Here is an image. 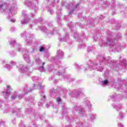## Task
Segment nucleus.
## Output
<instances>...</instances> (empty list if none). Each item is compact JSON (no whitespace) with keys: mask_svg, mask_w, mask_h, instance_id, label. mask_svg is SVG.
<instances>
[{"mask_svg":"<svg viewBox=\"0 0 127 127\" xmlns=\"http://www.w3.org/2000/svg\"><path fill=\"white\" fill-rule=\"evenodd\" d=\"M9 90H10V86H7V90L5 92V98H7L10 95V91H9Z\"/></svg>","mask_w":127,"mask_h":127,"instance_id":"1","label":"nucleus"},{"mask_svg":"<svg viewBox=\"0 0 127 127\" xmlns=\"http://www.w3.org/2000/svg\"><path fill=\"white\" fill-rule=\"evenodd\" d=\"M20 71H24L27 72V73H31V71H29V69L26 66H22L20 68Z\"/></svg>","mask_w":127,"mask_h":127,"instance_id":"2","label":"nucleus"},{"mask_svg":"<svg viewBox=\"0 0 127 127\" xmlns=\"http://www.w3.org/2000/svg\"><path fill=\"white\" fill-rule=\"evenodd\" d=\"M58 54H59V57H58L56 58V60H57L58 59L62 58V57H63V52L62 51H61V50H60L58 52Z\"/></svg>","mask_w":127,"mask_h":127,"instance_id":"3","label":"nucleus"},{"mask_svg":"<svg viewBox=\"0 0 127 127\" xmlns=\"http://www.w3.org/2000/svg\"><path fill=\"white\" fill-rule=\"evenodd\" d=\"M65 73V69L63 68L62 70H60L58 72L57 74L59 75V76H60V75H62V74H64Z\"/></svg>","mask_w":127,"mask_h":127,"instance_id":"4","label":"nucleus"},{"mask_svg":"<svg viewBox=\"0 0 127 127\" xmlns=\"http://www.w3.org/2000/svg\"><path fill=\"white\" fill-rule=\"evenodd\" d=\"M11 99H12V100H15V99H16V94H13Z\"/></svg>","mask_w":127,"mask_h":127,"instance_id":"5","label":"nucleus"},{"mask_svg":"<svg viewBox=\"0 0 127 127\" xmlns=\"http://www.w3.org/2000/svg\"><path fill=\"white\" fill-rule=\"evenodd\" d=\"M103 84V85H107V84H108V83H109V81H108V80H105L103 81H102Z\"/></svg>","mask_w":127,"mask_h":127,"instance_id":"6","label":"nucleus"},{"mask_svg":"<svg viewBox=\"0 0 127 127\" xmlns=\"http://www.w3.org/2000/svg\"><path fill=\"white\" fill-rule=\"evenodd\" d=\"M24 57L25 61H28V60H29V57H28V56H24Z\"/></svg>","mask_w":127,"mask_h":127,"instance_id":"7","label":"nucleus"},{"mask_svg":"<svg viewBox=\"0 0 127 127\" xmlns=\"http://www.w3.org/2000/svg\"><path fill=\"white\" fill-rule=\"evenodd\" d=\"M57 101H58V103L59 104H60L61 102V98H60V97H58V98H57Z\"/></svg>","mask_w":127,"mask_h":127,"instance_id":"8","label":"nucleus"},{"mask_svg":"<svg viewBox=\"0 0 127 127\" xmlns=\"http://www.w3.org/2000/svg\"><path fill=\"white\" fill-rule=\"evenodd\" d=\"M36 62H38V63L40 64L41 63V61H40V59L39 58H38L36 59Z\"/></svg>","mask_w":127,"mask_h":127,"instance_id":"9","label":"nucleus"},{"mask_svg":"<svg viewBox=\"0 0 127 127\" xmlns=\"http://www.w3.org/2000/svg\"><path fill=\"white\" fill-rule=\"evenodd\" d=\"M4 6H5V4H3L1 2H0V7L3 8Z\"/></svg>","mask_w":127,"mask_h":127,"instance_id":"10","label":"nucleus"},{"mask_svg":"<svg viewBox=\"0 0 127 127\" xmlns=\"http://www.w3.org/2000/svg\"><path fill=\"white\" fill-rule=\"evenodd\" d=\"M43 50H44V48L43 47H41L39 49V51H40L41 52V51H43Z\"/></svg>","mask_w":127,"mask_h":127,"instance_id":"11","label":"nucleus"},{"mask_svg":"<svg viewBox=\"0 0 127 127\" xmlns=\"http://www.w3.org/2000/svg\"><path fill=\"white\" fill-rule=\"evenodd\" d=\"M10 21H11V22H15V20L14 19H11Z\"/></svg>","mask_w":127,"mask_h":127,"instance_id":"12","label":"nucleus"},{"mask_svg":"<svg viewBox=\"0 0 127 127\" xmlns=\"http://www.w3.org/2000/svg\"><path fill=\"white\" fill-rule=\"evenodd\" d=\"M118 126H119V127H124V125H123V124H122L121 123H119L118 124Z\"/></svg>","mask_w":127,"mask_h":127,"instance_id":"13","label":"nucleus"},{"mask_svg":"<svg viewBox=\"0 0 127 127\" xmlns=\"http://www.w3.org/2000/svg\"><path fill=\"white\" fill-rule=\"evenodd\" d=\"M97 65H93V67H92L93 70H95V68H96Z\"/></svg>","mask_w":127,"mask_h":127,"instance_id":"14","label":"nucleus"},{"mask_svg":"<svg viewBox=\"0 0 127 127\" xmlns=\"http://www.w3.org/2000/svg\"><path fill=\"white\" fill-rule=\"evenodd\" d=\"M45 96H43V98H42V100H45Z\"/></svg>","mask_w":127,"mask_h":127,"instance_id":"15","label":"nucleus"},{"mask_svg":"<svg viewBox=\"0 0 127 127\" xmlns=\"http://www.w3.org/2000/svg\"><path fill=\"white\" fill-rule=\"evenodd\" d=\"M14 43H15V41H13V43H10V44H14Z\"/></svg>","mask_w":127,"mask_h":127,"instance_id":"16","label":"nucleus"},{"mask_svg":"<svg viewBox=\"0 0 127 127\" xmlns=\"http://www.w3.org/2000/svg\"><path fill=\"white\" fill-rule=\"evenodd\" d=\"M100 72H102V71H103V68L100 69Z\"/></svg>","mask_w":127,"mask_h":127,"instance_id":"17","label":"nucleus"},{"mask_svg":"<svg viewBox=\"0 0 127 127\" xmlns=\"http://www.w3.org/2000/svg\"><path fill=\"white\" fill-rule=\"evenodd\" d=\"M45 63H42V65H45Z\"/></svg>","mask_w":127,"mask_h":127,"instance_id":"18","label":"nucleus"},{"mask_svg":"<svg viewBox=\"0 0 127 127\" xmlns=\"http://www.w3.org/2000/svg\"><path fill=\"white\" fill-rule=\"evenodd\" d=\"M42 70H43V66L42 67Z\"/></svg>","mask_w":127,"mask_h":127,"instance_id":"19","label":"nucleus"},{"mask_svg":"<svg viewBox=\"0 0 127 127\" xmlns=\"http://www.w3.org/2000/svg\"><path fill=\"white\" fill-rule=\"evenodd\" d=\"M7 68H8V69H10V67H7Z\"/></svg>","mask_w":127,"mask_h":127,"instance_id":"20","label":"nucleus"},{"mask_svg":"<svg viewBox=\"0 0 127 127\" xmlns=\"http://www.w3.org/2000/svg\"><path fill=\"white\" fill-rule=\"evenodd\" d=\"M124 64H126V62H124Z\"/></svg>","mask_w":127,"mask_h":127,"instance_id":"21","label":"nucleus"},{"mask_svg":"<svg viewBox=\"0 0 127 127\" xmlns=\"http://www.w3.org/2000/svg\"><path fill=\"white\" fill-rule=\"evenodd\" d=\"M26 23V22H24V23Z\"/></svg>","mask_w":127,"mask_h":127,"instance_id":"22","label":"nucleus"},{"mask_svg":"<svg viewBox=\"0 0 127 127\" xmlns=\"http://www.w3.org/2000/svg\"><path fill=\"white\" fill-rule=\"evenodd\" d=\"M78 6V4H77V5H76V6Z\"/></svg>","mask_w":127,"mask_h":127,"instance_id":"23","label":"nucleus"},{"mask_svg":"<svg viewBox=\"0 0 127 127\" xmlns=\"http://www.w3.org/2000/svg\"><path fill=\"white\" fill-rule=\"evenodd\" d=\"M0 30H1V29H0Z\"/></svg>","mask_w":127,"mask_h":127,"instance_id":"24","label":"nucleus"}]
</instances>
